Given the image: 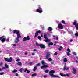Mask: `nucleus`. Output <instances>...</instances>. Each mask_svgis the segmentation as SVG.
Instances as JSON below:
<instances>
[{"label": "nucleus", "instance_id": "52", "mask_svg": "<svg viewBox=\"0 0 78 78\" xmlns=\"http://www.w3.org/2000/svg\"><path fill=\"white\" fill-rule=\"evenodd\" d=\"M13 45L14 46V47H16V44H13Z\"/></svg>", "mask_w": 78, "mask_h": 78}, {"label": "nucleus", "instance_id": "23", "mask_svg": "<svg viewBox=\"0 0 78 78\" xmlns=\"http://www.w3.org/2000/svg\"><path fill=\"white\" fill-rule=\"evenodd\" d=\"M18 31H17L16 30H14L13 31V33H16H16Z\"/></svg>", "mask_w": 78, "mask_h": 78}, {"label": "nucleus", "instance_id": "16", "mask_svg": "<svg viewBox=\"0 0 78 78\" xmlns=\"http://www.w3.org/2000/svg\"><path fill=\"white\" fill-rule=\"evenodd\" d=\"M48 31L49 32H50L53 30V29H52V28L51 27H48Z\"/></svg>", "mask_w": 78, "mask_h": 78}, {"label": "nucleus", "instance_id": "11", "mask_svg": "<svg viewBox=\"0 0 78 78\" xmlns=\"http://www.w3.org/2000/svg\"><path fill=\"white\" fill-rule=\"evenodd\" d=\"M41 31L40 30L37 31L36 33H35V35L34 37H37V36L38 35V34L41 33Z\"/></svg>", "mask_w": 78, "mask_h": 78}, {"label": "nucleus", "instance_id": "35", "mask_svg": "<svg viewBox=\"0 0 78 78\" xmlns=\"http://www.w3.org/2000/svg\"><path fill=\"white\" fill-rule=\"evenodd\" d=\"M37 66H36V67L38 66H41V64L40 63H38L37 64Z\"/></svg>", "mask_w": 78, "mask_h": 78}, {"label": "nucleus", "instance_id": "7", "mask_svg": "<svg viewBox=\"0 0 78 78\" xmlns=\"http://www.w3.org/2000/svg\"><path fill=\"white\" fill-rule=\"evenodd\" d=\"M37 12L39 13H42L43 12L42 9L41 7H40L39 9H37Z\"/></svg>", "mask_w": 78, "mask_h": 78}, {"label": "nucleus", "instance_id": "53", "mask_svg": "<svg viewBox=\"0 0 78 78\" xmlns=\"http://www.w3.org/2000/svg\"><path fill=\"white\" fill-rule=\"evenodd\" d=\"M30 71L29 70H27V73H30Z\"/></svg>", "mask_w": 78, "mask_h": 78}, {"label": "nucleus", "instance_id": "19", "mask_svg": "<svg viewBox=\"0 0 78 78\" xmlns=\"http://www.w3.org/2000/svg\"><path fill=\"white\" fill-rule=\"evenodd\" d=\"M17 64L18 66H22V63L21 62H19Z\"/></svg>", "mask_w": 78, "mask_h": 78}, {"label": "nucleus", "instance_id": "58", "mask_svg": "<svg viewBox=\"0 0 78 78\" xmlns=\"http://www.w3.org/2000/svg\"><path fill=\"white\" fill-rule=\"evenodd\" d=\"M70 41V42H72L73 41V40L72 39H71Z\"/></svg>", "mask_w": 78, "mask_h": 78}, {"label": "nucleus", "instance_id": "59", "mask_svg": "<svg viewBox=\"0 0 78 78\" xmlns=\"http://www.w3.org/2000/svg\"><path fill=\"white\" fill-rule=\"evenodd\" d=\"M58 50L60 51H61V49L60 48H59Z\"/></svg>", "mask_w": 78, "mask_h": 78}, {"label": "nucleus", "instance_id": "31", "mask_svg": "<svg viewBox=\"0 0 78 78\" xmlns=\"http://www.w3.org/2000/svg\"><path fill=\"white\" fill-rule=\"evenodd\" d=\"M72 54L74 55H76V53L75 52H73Z\"/></svg>", "mask_w": 78, "mask_h": 78}, {"label": "nucleus", "instance_id": "30", "mask_svg": "<svg viewBox=\"0 0 78 78\" xmlns=\"http://www.w3.org/2000/svg\"><path fill=\"white\" fill-rule=\"evenodd\" d=\"M67 51L69 52V53H70L71 52V51H70V50L69 49V48H68L67 49Z\"/></svg>", "mask_w": 78, "mask_h": 78}, {"label": "nucleus", "instance_id": "13", "mask_svg": "<svg viewBox=\"0 0 78 78\" xmlns=\"http://www.w3.org/2000/svg\"><path fill=\"white\" fill-rule=\"evenodd\" d=\"M73 73H74V74H75L76 72V69L74 67L73 68Z\"/></svg>", "mask_w": 78, "mask_h": 78}, {"label": "nucleus", "instance_id": "28", "mask_svg": "<svg viewBox=\"0 0 78 78\" xmlns=\"http://www.w3.org/2000/svg\"><path fill=\"white\" fill-rule=\"evenodd\" d=\"M23 68H21L20 69V72H22V70H23Z\"/></svg>", "mask_w": 78, "mask_h": 78}, {"label": "nucleus", "instance_id": "37", "mask_svg": "<svg viewBox=\"0 0 78 78\" xmlns=\"http://www.w3.org/2000/svg\"><path fill=\"white\" fill-rule=\"evenodd\" d=\"M75 35L76 36H78V33L77 32L76 34H75Z\"/></svg>", "mask_w": 78, "mask_h": 78}, {"label": "nucleus", "instance_id": "46", "mask_svg": "<svg viewBox=\"0 0 78 78\" xmlns=\"http://www.w3.org/2000/svg\"><path fill=\"white\" fill-rule=\"evenodd\" d=\"M29 64H30V65H32V64H33V62H30L29 63Z\"/></svg>", "mask_w": 78, "mask_h": 78}, {"label": "nucleus", "instance_id": "38", "mask_svg": "<svg viewBox=\"0 0 78 78\" xmlns=\"http://www.w3.org/2000/svg\"><path fill=\"white\" fill-rule=\"evenodd\" d=\"M16 61L17 62H19V61H20V59L19 58L17 59L16 60Z\"/></svg>", "mask_w": 78, "mask_h": 78}, {"label": "nucleus", "instance_id": "55", "mask_svg": "<svg viewBox=\"0 0 78 78\" xmlns=\"http://www.w3.org/2000/svg\"><path fill=\"white\" fill-rule=\"evenodd\" d=\"M69 67H67L66 68V70H69Z\"/></svg>", "mask_w": 78, "mask_h": 78}, {"label": "nucleus", "instance_id": "57", "mask_svg": "<svg viewBox=\"0 0 78 78\" xmlns=\"http://www.w3.org/2000/svg\"><path fill=\"white\" fill-rule=\"evenodd\" d=\"M2 69H6V68L5 67H3L2 68Z\"/></svg>", "mask_w": 78, "mask_h": 78}, {"label": "nucleus", "instance_id": "3", "mask_svg": "<svg viewBox=\"0 0 78 78\" xmlns=\"http://www.w3.org/2000/svg\"><path fill=\"white\" fill-rule=\"evenodd\" d=\"M4 59L5 61H7L8 62H12V58L10 57L9 58H6L5 57L4 58Z\"/></svg>", "mask_w": 78, "mask_h": 78}, {"label": "nucleus", "instance_id": "25", "mask_svg": "<svg viewBox=\"0 0 78 78\" xmlns=\"http://www.w3.org/2000/svg\"><path fill=\"white\" fill-rule=\"evenodd\" d=\"M27 70H28V69H23V72H26L27 71Z\"/></svg>", "mask_w": 78, "mask_h": 78}, {"label": "nucleus", "instance_id": "48", "mask_svg": "<svg viewBox=\"0 0 78 78\" xmlns=\"http://www.w3.org/2000/svg\"><path fill=\"white\" fill-rule=\"evenodd\" d=\"M9 38H7V42H9Z\"/></svg>", "mask_w": 78, "mask_h": 78}, {"label": "nucleus", "instance_id": "56", "mask_svg": "<svg viewBox=\"0 0 78 78\" xmlns=\"http://www.w3.org/2000/svg\"><path fill=\"white\" fill-rule=\"evenodd\" d=\"M27 54H28V52H26L25 53V55H27Z\"/></svg>", "mask_w": 78, "mask_h": 78}, {"label": "nucleus", "instance_id": "39", "mask_svg": "<svg viewBox=\"0 0 78 78\" xmlns=\"http://www.w3.org/2000/svg\"><path fill=\"white\" fill-rule=\"evenodd\" d=\"M38 39H39V40H41V37H40V36H38Z\"/></svg>", "mask_w": 78, "mask_h": 78}, {"label": "nucleus", "instance_id": "15", "mask_svg": "<svg viewBox=\"0 0 78 78\" xmlns=\"http://www.w3.org/2000/svg\"><path fill=\"white\" fill-rule=\"evenodd\" d=\"M46 40H44L45 42H50V39H48V38H47V39H45Z\"/></svg>", "mask_w": 78, "mask_h": 78}, {"label": "nucleus", "instance_id": "1", "mask_svg": "<svg viewBox=\"0 0 78 78\" xmlns=\"http://www.w3.org/2000/svg\"><path fill=\"white\" fill-rule=\"evenodd\" d=\"M50 56V52H48L47 53L46 56V59H48L49 61H52V59L51 58H49Z\"/></svg>", "mask_w": 78, "mask_h": 78}, {"label": "nucleus", "instance_id": "9", "mask_svg": "<svg viewBox=\"0 0 78 78\" xmlns=\"http://www.w3.org/2000/svg\"><path fill=\"white\" fill-rule=\"evenodd\" d=\"M29 37L30 36H28L27 37H24L23 39V41H26V40H30V38Z\"/></svg>", "mask_w": 78, "mask_h": 78}, {"label": "nucleus", "instance_id": "2", "mask_svg": "<svg viewBox=\"0 0 78 78\" xmlns=\"http://www.w3.org/2000/svg\"><path fill=\"white\" fill-rule=\"evenodd\" d=\"M41 63L42 65H44V66L41 67V69H45V68H46V67H48L47 65H45V61L44 60H42L41 61Z\"/></svg>", "mask_w": 78, "mask_h": 78}, {"label": "nucleus", "instance_id": "8", "mask_svg": "<svg viewBox=\"0 0 78 78\" xmlns=\"http://www.w3.org/2000/svg\"><path fill=\"white\" fill-rule=\"evenodd\" d=\"M16 34H17V38L18 39H19V38H21V35H20V34L19 31H18L16 33Z\"/></svg>", "mask_w": 78, "mask_h": 78}, {"label": "nucleus", "instance_id": "34", "mask_svg": "<svg viewBox=\"0 0 78 78\" xmlns=\"http://www.w3.org/2000/svg\"><path fill=\"white\" fill-rule=\"evenodd\" d=\"M66 65L64 66V68H63V70H66Z\"/></svg>", "mask_w": 78, "mask_h": 78}, {"label": "nucleus", "instance_id": "10", "mask_svg": "<svg viewBox=\"0 0 78 78\" xmlns=\"http://www.w3.org/2000/svg\"><path fill=\"white\" fill-rule=\"evenodd\" d=\"M59 29H63L64 28V27L63 25L61 24H59L58 26Z\"/></svg>", "mask_w": 78, "mask_h": 78}, {"label": "nucleus", "instance_id": "20", "mask_svg": "<svg viewBox=\"0 0 78 78\" xmlns=\"http://www.w3.org/2000/svg\"><path fill=\"white\" fill-rule=\"evenodd\" d=\"M47 35L46 34H45L44 35V37L45 39H47Z\"/></svg>", "mask_w": 78, "mask_h": 78}, {"label": "nucleus", "instance_id": "22", "mask_svg": "<svg viewBox=\"0 0 78 78\" xmlns=\"http://www.w3.org/2000/svg\"><path fill=\"white\" fill-rule=\"evenodd\" d=\"M36 76H37V74L36 73H34L32 75V76L33 77Z\"/></svg>", "mask_w": 78, "mask_h": 78}, {"label": "nucleus", "instance_id": "12", "mask_svg": "<svg viewBox=\"0 0 78 78\" xmlns=\"http://www.w3.org/2000/svg\"><path fill=\"white\" fill-rule=\"evenodd\" d=\"M20 41V40L19 38H16V39L15 40L14 42L15 43H18Z\"/></svg>", "mask_w": 78, "mask_h": 78}, {"label": "nucleus", "instance_id": "49", "mask_svg": "<svg viewBox=\"0 0 78 78\" xmlns=\"http://www.w3.org/2000/svg\"><path fill=\"white\" fill-rule=\"evenodd\" d=\"M56 40H57V41H58V37H56Z\"/></svg>", "mask_w": 78, "mask_h": 78}, {"label": "nucleus", "instance_id": "24", "mask_svg": "<svg viewBox=\"0 0 78 78\" xmlns=\"http://www.w3.org/2000/svg\"><path fill=\"white\" fill-rule=\"evenodd\" d=\"M55 71L53 70H51L49 72V73H55Z\"/></svg>", "mask_w": 78, "mask_h": 78}, {"label": "nucleus", "instance_id": "42", "mask_svg": "<svg viewBox=\"0 0 78 78\" xmlns=\"http://www.w3.org/2000/svg\"><path fill=\"white\" fill-rule=\"evenodd\" d=\"M0 75H4V73L3 72L0 73Z\"/></svg>", "mask_w": 78, "mask_h": 78}, {"label": "nucleus", "instance_id": "6", "mask_svg": "<svg viewBox=\"0 0 78 78\" xmlns=\"http://www.w3.org/2000/svg\"><path fill=\"white\" fill-rule=\"evenodd\" d=\"M5 37V36H3L0 37V41L1 40V41L3 42H5L6 41V38H4Z\"/></svg>", "mask_w": 78, "mask_h": 78}, {"label": "nucleus", "instance_id": "40", "mask_svg": "<svg viewBox=\"0 0 78 78\" xmlns=\"http://www.w3.org/2000/svg\"><path fill=\"white\" fill-rule=\"evenodd\" d=\"M3 65V62H1L0 63V66H2Z\"/></svg>", "mask_w": 78, "mask_h": 78}, {"label": "nucleus", "instance_id": "5", "mask_svg": "<svg viewBox=\"0 0 78 78\" xmlns=\"http://www.w3.org/2000/svg\"><path fill=\"white\" fill-rule=\"evenodd\" d=\"M60 75L61 76H63V77H66V76H70V74H63L62 73H60Z\"/></svg>", "mask_w": 78, "mask_h": 78}, {"label": "nucleus", "instance_id": "36", "mask_svg": "<svg viewBox=\"0 0 78 78\" xmlns=\"http://www.w3.org/2000/svg\"><path fill=\"white\" fill-rule=\"evenodd\" d=\"M62 23H63L64 24H66V23H65V21L64 20H62Z\"/></svg>", "mask_w": 78, "mask_h": 78}, {"label": "nucleus", "instance_id": "14", "mask_svg": "<svg viewBox=\"0 0 78 78\" xmlns=\"http://www.w3.org/2000/svg\"><path fill=\"white\" fill-rule=\"evenodd\" d=\"M40 46L41 48H45V46L43 44H40Z\"/></svg>", "mask_w": 78, "mask_h": 78}, {"label": "nucleus", "instance_id": "64", "mask_svg": "<svg viewBox=\"0 0 78 78\" xmlns=\"http://www.w3.org/2000/svg\"><path fill=\"white\" fill-rule=\"evenodd\" d=\"M76 57L77 58V59H78V56H76Z\"/></svg>", "mask_w": 78, "mask_h": 78}, {"label": "nucleus", "instance_id": "17", "mask_svg": "<svg viewBox=\"0 0 78 78\" xmlns=\"http://www.w3.org/2000/svg\"><path fill=\"white\" fill-rule=\"evenodd\" d=\"M53 78H59V76L58 75H54L53 76Z\"/></svg>", "mask_w": 78, "mask_h": 78}, {"label": "nucleus", "instance_id": "27", "mask_svg": "<svg viewBox=\"0 0 78 78\" xmlns=\"http://www.w3.org/2000/svg\"><path fill=\"white\" fill-rule=\"evenodd\" d=\"M49 74V75H50V76H52V77H53V73H50Z\"/></svg>", "mask_w": 78, "mask_h": 78}, {"label": "nucleus", "instance_id": "47", "mask_svg": "<svg viewBox=\"0 0 78 78\" xmlns=\"http://www.w3.org/2000/svg\"><path fill=\"white\" fill-rule=\"evenodd\" d=\"M16 76H19V74H18V73H16Z\"/></svg>", "mask_w": 78, "mask_h": 78}, {"label": "nucleus", "instance_id": "4", "mask_svg": "<svg viewBox=\"0 0 78 78\" xmlns=\"http://www.w3.org/2000/svg\"><path fill=\"white\" fill-rule=\"evenodd\" d=\"M73 23L74 25H75L76 29L77 30H78V23H77V21L76 20H74Z\"/></svg>", "mask_w": 78, "mask_h": 78}, {"label": "nucleus", "instance_id": "44", "mask_svg": "<svg viewBox=\"0 0 78 78\" xmlns=\"http://www.w3.org/2000/svg\"><path fill=\"white\" fill-rule=\"evenodd\" d=\"M44 78H46V77H47V75H44Z\"/></svg>", "mask_w": 78, "mask_h": 78}, {"label": "nucleus", "instance_id": "63", "mask_svg": "<svg viewBox=\"0 0 78 78\" xmlns=\"http://www.w3.org/2000/svg\"><path fill=\"white\" fill-rule=\"evenodd\" d=\"M2 69L0 68V71H2Z\"/></svg>", "mask_w": 78, "mask_h": 78}, {"label": "nucleus", "instance_id": "51", "mask_svg": "<svg viewBox=\"0 0 78 78\" xmlns=\"http://www.w3.org/2000/svg\"><path fill=\"white\" fill-rule=\"evenodd\" d=\"M32 55H35V53H32Z\"/></svg>", "mask_w": 78, "mask_h": 78}, {"label": "nucleus", "instance_id": "60", "mask_svg": "<svg viewBox=\"0 0 78 78\" xmlns=\"http://www.w3.org/2000/svg\"><path fill=\"white\" fill-rule=\"evenodd\" d=\"M76 63H78V60H76Z\"/></svg>", "mask_w": 78, "mask_h": 78}, {"label": "nucleus", "instance_id": "50", "mask_svg": "<svg viewBox=\"0 0 78 78\" xmlns=\"http://www.w3.org/2000/svg\"><path fill=\"white\" fill-rule=\"evenodd\" d=\"M59 48L61 49H62V48H63V47H62V46H60Z\"/></svg>", "mask_w": 78, "mask_h": 78}, {"label": "nucleus", "instance_id": "26", "mask_svg": "<svg viewBox=\"0 0 78 78\" xmlns=\"http://www.w3.org/2000/svg\"><path fill=\"white\" fill-rule=\"evenodd\" d=\"M17 72V71L16 69H14L12 71L13 73H16V72Z\"/></svg>", "mask_w": 78, "mask_h": 78}, {"label": "nucleus", "instance_id": "32", "mask_svg": "<svg viewBox=\"0 0 78 78\" xmlns=\"http://www.w3.org/2000/svg\"><path fill=\"white\" fill-rule=\"evenodd\" d=\"M36 44L37 46H40V44H38L37 43H36Z\"/></svg>", "mask_w": 78, "mask_h": 78}, {"label": "nucleus", "instance_id": "41", "mask_svg": "<svg viewBox=\"0 0 78 78\" xmlns=\"http://www.w3.org/2000/svg\"><path fill=\"white\" fill-rule=\"evenodd\" d=\"M49 71V70H46L45 71V73H48V72Z\"/></svg>", "mask_w": 78, "mask_h": 78}, {"label": "nucleus", "instance_id": "45", "mask_svg": "<svg viewBox=\"0 0 78 78\" xmlns=\"http://www.w3.org/2000/svg\"><path fill=\"white\" fill-rule=\"evenodd\" d=\"M67 55L68 56H69L70 55V53H69V52H67Z\"/></svg>", "mask_w": 78, "mask_h": 78}, {"label": "nucleus", "instance_id": "62", "mask_svg": "<svg viewBox=\"0 0 78 78\" xmlns=\"http://www.w3.org/2000/svg\"><path fill=\"white\" fill-rule=\"evenodd\" d=\"M55 44H57V43H58V42H56V41H55Z\"/></svg>", "mask_w": 78, "mask_h": 78}, {"label": "nucleus", "instance_id": "43", "mask_svg": "<svg viewBox=\"0 0 78 78\" xmlns=\"http://www.w3.org/2000/svg\"><path fill=\"white\" fill-rule=\"evenodd\" d=\"M57 54H58V53H57V52H55V53H54V55L55 56H56V55H57Z\"/></svg>", "mask_w": 78, "mask_h": 78}, {"label": "nucleus", "instance_id": "21", "mask_svg": "<svg viewBox=\"0 0 78 78\" xmlns=\"http://www.w3.org/2000/svg\"><path fill=\"white\" fill-rule=\"evenodd\" d=\"M36 66L35 67H34V69H33V71L34 72V71H36V70H37V67H36Z\"/></svg>", "mask_w": 78, "mask_h": 78}, {"label": "nucleus", "instance_id": "18", "mask_svg": "<svg viewBox=\"0 0 78 78\" xmlns=\"http://www.w3.org/2000/svg\"><path fill=\"white\" fill-rule=\"evenodd\" d=\"M63 62H67V58H64Z\"/></svg>", "mask_w": 78, "mask_h": 78}, {"label": "nucleus", "instance_id": "33", "mask_svg": "<svg viewBox=\"0 0 78 78\" xmlns=\"http://www.w3.org/2000/svg\"><path fill=\"white\" fill-rule=\"evenodd\" d=\"M49 45H53V43L51 42L49 44Z\"/></svg>", "mask_w": 78, "mask_h": 78}, {"label": "nucleus", "instance_id": "61", "mask_svg": "<svg viewBox=\"0 0 78 78\" xmlns=\"http://www.w3.org/2000/svg\"><path fill=\"white\" fill-rule=\"evenodd\" d=\"M48 36H51L50 34H48Z\"/></svg>", "mask_w": 78, "mask_h": 78}, {"label": "nucleus", "instance_id": "29", "mask_svg": "<svg viewBox=\"0 0 78 78\" xmlns=\"http://www.w3.org/2000/svg\"><path fill=\"white\" fill-rule=\"evenodd\" d=\"M5 67L6 68H9L8 66L6 64V63H5Z\"/></svg>", "mask_w": 78, "mask_h": 78}, {"label": "nucleus", "instance_id": "54", "mask_svg": "<svg viewBox=\"0 0 78 78\" xmlns=\"http://www.w3.org/2000/svg\"><path fill=\"white\" fill-rule=\"evenodd\" d=\"M37 51V50L36 49H34V51Z\"/></svg>", "mask_w": 78, "mask_h": 78}]
</instances>
